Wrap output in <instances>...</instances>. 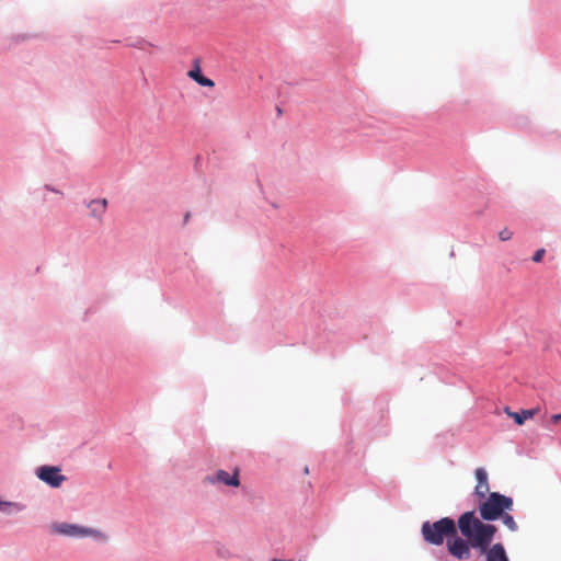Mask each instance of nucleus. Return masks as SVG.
<instances>
[{
    "mask_svg": "<svg viewBox=\"0 0 561 561\" xmlns=\"http://www.w3.org/2000/svg\"><path fill=\"white\" fill-rule=\"evenodd\" d=\"M271 561H286V560L273 559Z\"/></svg>",
    "mask_w": 561,
    "mask_h": 561,
    "instance_id": "nucleus-20",
    "label": "nucleus"
},
{
    "mask_svg": "<svg viewBox=\"0 0 561 561\" xmlns=\"http://www.w3.org/2000/svg\"><path fill=\"white\" fill-rule=\"evenodd\" d=\"M54 533L69 537H93L100 540H106L107 536L96 529L81 527L75 524L57 523L51 526Z\"/></svg>",
    "mask_w": 561,
    "mask_h": 561,
    "instance_id": "nucleus-4",
    "label": "nucleus"
},
{
    "mask_svg": "<svg viewBox=\"0 0 561 561\" xmlns=\"http://www.w3.org/2000/svg\"><path fill=\"white\" fill-rule=\"evenodd\" d=\"M502 518L503 524L511 530L516 531L517 530V524L514 520L513 516L508 514V512H505L503 515L500 516Z\"/></svg>",
    "mask_w": 561,
    "mask_h": 561,
    "instance_id": "nucleus-14",
    "label": "nucleus"
},
{
    "mask_svg": "<svg viewBox=\"0 0 561 561\" xmlns=\"http://www.w3.org/2000/svg\"><path fill=\"white\" fill-rule=\"evenodd\" d=\"M421 533L427 543L440 546L445 538L454 537L457 534V527L454 519L443 517L434 523L424 522Z\"/></svg>",
    "mask_w": 561,
    "mask_h": 561,
    "instance_id": "nucleus-2",
    "label": "nucleus"
},
{
    "mask_svg": "<svg viewBox=\"0 0 561 561\" xmlns=\"http://www.w3.org/2000/svg\"><path fill=\"white\" fill-rule=\"evenodd\" d=\"M190 218H191V213H190V211H187V213L185 214V216H184V225L188 222Z\"/></svg>",
    "mask_w": 561,
    "mask_h": 561,
    "instance_id": "nucleus-18",
    "label": "nucleus"
},
{
    "mask_svg": "<svg viewBox=\"0 0 561 561\" xmlns=\"http://www.w3.org/2000/svg\"><path fill=\"white\" fill-rule=\"evenodd\" d=\"M36 476L51 488H59L66 481V477L61 474V469L55 466L38 467Z\"/></svg>",
    "mask_w": 561,
    "mask_h": 561,
    "instance_id": "nucleus-6",
    "label": "nucleus"
},
{
    "mask_svg": "<svg viewBox=\"0 0 561 561\" xmlns=\"http://www.w3.org/2000/svg\"><path fill=\"white\" fill-rule=\"evenodd\" d=\"M513 237V232L507 229V228H504L502 231H500L499 233V238L502 240V241H507L510 240L511 238Z\"/></svg>",
    "mask_w": 561,
    "mask_h": 561,
    "instance_id": "nucleus-15",
    "label": "nucleus"
},
{
    "mask_svg": "<svg viewBox=\"0 0 561 561\" xmlns=\"http://www.w3.org/2000/svg\"><path fill=\"white\" fill-rule=\"evenodd\" d=\"M479 554H484L486 561H510L504 546L500 542L488 547L486 551L479 552Z\"/></svg>",
    "mask_w": 561,
    "mask_h": 561,
    "instance_id": "nucleus-9",
    "label": "nucleus"
},
{
    "mask_svg": "<svg viewBox=\"0 0 561 561\" xmlns=\"http://www.w3.org/2000/svg\"><path fill=\"white\" fill-rule=\"evenodd\" d=\"M24 510V505L18 502L0 500V513L12 515Z\"/></svg>",
    "mask_w": 561,
    "mask_h": 561,
    "instance_id": "nucleus-12",
    "label": "nucleus"
},
{
    "mask_svg": "<svg viewBox=\"0 0 561 561\" xmlns=\"http://www.w3.org/2000/svg\"><path fill=\"white\" fill-rule=\"evenodd\" d=\"M476 478L478 483L474 489V494L479 500L485 499L490 490L486 471L483 468H478L476 470Z\"/></svg>",
    "mask_w": 561,
    "mask_h": 561,
    "instance_id": "nucleus-8",
    "label": "nucleus"
},
{
    "mask_svg": "<svg viewBox=\"0 0 561 561\" xmlns=\"http://www.w3.org/2000/svg\"><path fill=\"white\" fill-rule=\"evenodd\" d=\"M461 535L469 540L472 549L478 552L486 551L491 546L497 528L492 524L483 523L473 511L463 513L458 519Z\"/></svg>",
    "mask_w": 561,
    "mask_h": 561,
    "instance_id": "nucleus-1",
    "label": "nucleus"
},
{
    "mask_svg": "<svg viewBox=\"0 0 561 561\" xmlns=\"http://www.w3.org/2000/svg\"><path fill=\"white\" fill-rule=\"evenodd\" d=\"M545 253H546L545 249L537 250L533 256V261L536 263L540 262L542 260Z\"/></svg>",
    "mask_w": 561,
    "mask_h": 561,
    "instance_id": "nucleus-16",
    "label": "nucleus"
},
{
    "mask_svg": "<svg viewBox=\"0 0 561 561\" xmlns=\"http://www.w3.org/2000/svg\"><path fill=\"white\" fill-rule=\"evenodd\" d=\"M513 499L497 492H492L480 500L479 512L484 520H495L505 512L513 510Z\"/></svg>",
    "mask_w": 561,
    "mask_h": 561,
    "instance_id": "nucleus-3",
    "label": "nucleus"
},
{
    "mask_svg": "<svg viewBox=\"0 0 561 561\" xmlns=\"http://www.w3.org/2000/svg\"><path fill=\"white\" fill-rule=\"evenodd\" d=\"M507 414L513 417L517 424L522 425L525 420L531 419L535 415V410H523L520 413L507 411Z\"/></svg>",
    "mask_w": 561,
    "mask_h": 561,
    "instance_id": "nucleus-13",
    "label": "nucleus"
},
{
    "mask_svg": "<svg viewBox=\"0 0 561 561\" xmlns=\"http://www.w3.org/2000/svg\"><path fill=\"white\" fill-rule=\"evenodd\" d=\"M45 188H47L51 192H55V193H59L57 190H55L54 187H50L49 185H45Z\"/></svg>",
    "mask_w": 561,
    "mask_h": 561,
    "instance_id": "nucleus-19",
    "label": "nucleus"
},
{
    "mask_svg": "<svg viewBox=\"0 0 561 561\" xmlns=\"http://www.w3.org/2000/svg\"><path fill=\"white\" fill-rule=\"evenodd\" d=\"M447 548L453 557L462 560L470 557V549L472 546L470 545L469 540L462 539L455 535L451 537V539H448Z\"/></svg>",
    "mask_w": 561,
    "mask_h": 561,
    "instance_id": "nucleus-7",
    "label": "nucleus"
},
{
    "mask_svg": "<svg viewBox=\"0 0 561 561\" xmlns=\"http://www.w3.org/2000/svg\"><path fill=\"white\" fill-rule=\"evenodd\" d=\"M205 482L217 485L238 488L240 485V469L234 468L232 472L226 470H217L214 474L205 477Z\"/></svg>",
    "mask_w": 561,
    "mask_h": 561,
    "instance_id": "nucleus-5",
    "label": "nucleus"
},
{
    "mask_svg": "<svg viewBox=\"0 0 561 561\" xmlns=\"http://www.w3.org/2000/svg\"><path fill=\"white\" fill-rule=\"evenodd\" d=\"M187 76L203 87L213 88L215 85L213 80L202 75L199 61L197 59L194 60V67L187 72Z\"/></svg>",
    "mask_w": 561,
    "mask_h": 561,
    "instance_id": "nucleus-11",
    "label": "nucleus"
},
{
    "mask_svg": "<svg viewBox=\"0 0 561 561\" xmlns=\"http://www.w3.org/2000/svg\"><path fill=\"white\" fill-rule=\"evenodd\" d=\"M551 421H552L553 423H558V422H560V421H561V414H554V415H552V416H551Z\"/></svg>",
    "mask_w": 561,
    "mask_h": 561,
    "instance_id": "nucleus-17",
    "label": "nucleus"
},
{
    "mask_svg": "<svg viewBox=\"0 0 561 561\" xmlns=\"http://www.w3.org/2000/svg\"><path fill=\"white\" fill-rule=\"evenodd\" d=\"M87 207L89 208L90 216L92 218L96 219L98 221H102L103 216L107 208V199L106 198L91 199L87 204Z\"/></svg>",
    "mask_w": 561,
    "mask_h": 561,
    "instance_id": "nucleus-10",
    "label": "nucleus"
}]
</instances>
